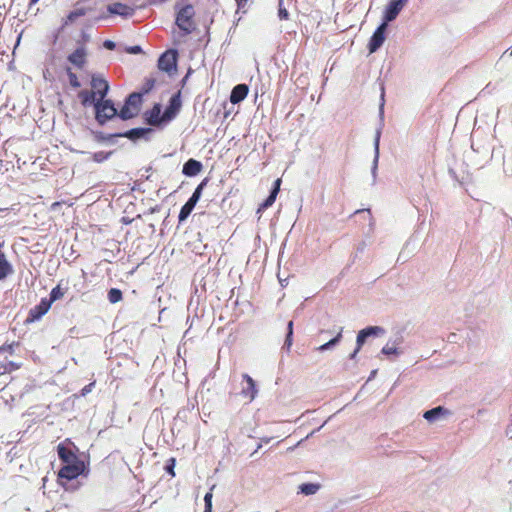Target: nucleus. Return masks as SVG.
<instances>
[{"label":"nucleus","instance_id":"obj_2","mask_svg":"<svg viewBox=\"0 0 512 512\" xmlns=\"http://www.w3.org/2000/svg\"><path fill=\"white\" fill-rule=\"evenodd\" d=\"M85 470V464L79 458L75 459L73 462L64 463L63 467L60 469L58 476L61 479L73 480L81 475Z\"/></svg>","mask_w":512,"mask_h":512},{"label":"nucleus","instance_id":"obj_27","mask_svg":"<svg viewBox=\"0 0 512 512\" xmlns=\"http://www.w3.org/2000/svg\"><path fill=\"white\" fill-rule=\"evenodd\" d=\"M277 195L275 192H271L269 197L260 205L258 212H260L262 209H266L273 205V203L276 200Z\"/></svg>","mask_w":512,"mask_h":512},{"label":"nucleus","instance_id":"obj_35","mask_svg":"<svg viewBox=\"0 0 512 512\" xmlns=\"http://www.w3.org/2000/svg\"><path fill=\"white\" fill-rule=\"evenodd\" d=\"M127 51L131 54H138L141 52V48L139 46H133L128 48Z\"/></svg>","mask_w":512,"mask_h":512},{"label":"nucleus","instance_id":"obj_26","mask_svg":"<svg viewBox=\"0 0 512 512\" xmlns=\"http://www.w3.org/2000/svg\"><path fill=\"white\" fill-rule=\"evenodd\" d=\"M63 296H64V291L58 285L52 289L51 294H50V299L48 301H51V304H52L54 301L61 299Z\"/></svg>","mask_w":512,"mask_h":512},{"label":"nucleus","instance_id":"obj_20","mask_svg":"<svg viewBox=\"0 0 512 512\" xmlns=\"http://www.w3.org/2000/svg\"><path fill=\"white\" fill-rule=\"evenodd\" d=\"M201 167L202 165L200 162L190 159L184 164L183 173L187 176H195L200 172Z\"/></svg>","mask_w":512,"mask_h":512},{"label":"nucleus","instance_id":"obj_21","mask_svg":"<svg viewBox=\"0 0 512 512\" xmlns=\"http://www.w3.org/2000/svg\"><path fill=\"white\" fill-rule=\"evenodd\" d=\"M57 451H58V456L62 460L63 464L71 462V461L73 462L75 459L78 458L75 455V453L72 450L66 448L64 446V444H59L57 447Z\"/></svg>","mask_w":512,"mask_h":512},{"label":"nucleus","instance_id":"obj_11","mask_svg":"<svg viewBox=\"0 0 512 512\" xmlns=\"http://www.w3.org/2000/svg\"><path fill=\"white\" fill-rule=\"evenodd\" d=\"M107 10L110 14H115L122 17H131L135 12L134 8L120 2L108 5Z\"/></svg>","mask_w":512,"mask_h":512},{"label":"nucleus","instance_id":"obj_25","mask_svg":"<svg viewBox=\"0 0 512 512\" xmlns=\"http://www.w3.org/2000/svg\"><path fill=\"white\" fill-rule=\"evenodd\" d=\"M108 299L112 304L118 303L122 299V292L119 289L112 288L108 292Z\"/></svg>","mask_w":512,"mask_h":512},{"label":"nucleus","instance_id":"obj_6","mask_svg":"<svg viewBox=\"0 0 512 512\" xmlns=\"http://www.w3.org/2000/svg\"><path fill=\"white\" fill-rule=\"evenodd\" d=\"M386 28V22H383L373 33L368 44V49L370 53L376 52L384 43Z\"/></svg>","mask_w":512,"mask_h":512},{"label":"nucleus","instance_id":"obj_17","mask_svg":"<svg viewBox=\"0 0 512 512\" xmlns=\"http://www.w3.org/2000/svg\"><path fill=\"white\" fill-rule=\"evenodd\" d=\"M87 52L83 47L76 49L69 57L68 60L75 66L81 68L86 62Z\"/></svg>","mask_w":512,"mask_h":512},{"label":"nucleus","instance_id":"obj_7","mask_svg":"<svg viewBox=\"0 0 512 512\" xmlns=\"http://www.w3.org/2000/svg\"><path fill=\"white\" fill-rule=\"evenodd\" d=\"M160 70L171 74L176 70V53L174 51L165 52L158 61Z\"/></svg>","mask_w":512,"mask_h":512},{"label":"nucleus","instance_id":"obj_36","mask_svg":"<svg viewBox=\"0 0 512 512\" xmlns=\"http://www.w3.org/2000/svg\"><path fill=\"white\" fill-rule=\"evenodd\" d=\"M80 13L78 12H72L68 15V20L73 21L76 17H78Z\"/></svg>","mask_w":512,"mask_h":512},{"label":"nucleus","instance_id":"obj_40","mask_svg":"<svg viewBox=\"0 0 512 512\" xmlns=\"http://www.w3.org/2000/svg\"><path fill=\"white\" fill-rule=\"evenodd\" d=\"M104 158H105V157H100V155H98V154H95V155H94V159H95V161H98V162H99V161H102Z\"/></svg>","mask_w":512,"mask_h":512},{"label":"nucleus","instance_id":"obj_37","mask_svg":"<svg viewBox=\"0 0 512 512\" xmlns=\"http://www.w3.org/2000/svg\"><path fill=\"white\" fill-rule=\"evenodd\" d=\"M285 344L290 347L292 345V335L290 334H287V337H286V340H285Z\"/></svg>","mask_w":512,"mask_h":512},{"label":"nucleus","instance_id":"obj_43","mask_svg":"<svg viewBox=\"0 0 512 512\" xmlns=\"http://www.w3.org/2000/svg\"><path fill=\"white\" fill-rule=\"evenodd\" d=\"M204 512H212V511H204Z\"/></svg>","mask_w":512,"mask_h":512},{"label":"nucleus","instance_id":"obj_33","mask_svg":"<svg viewBox=\"0 0 512 512\" xmlns=\"http://www.w3.org/2000/svg\"><path fill=\"white\" fill-rule=\"evenodd\" d=\"M379 155V134H377V137L375 139V160L378 159Z\"/></svg>","mask_w":512,"mask_h":512},{"label":"nucleus","instance_id":"obj_10","mask_svg":"<svg viewBox=\"0 0 512 512\" xmlns=\"http://www.w3.org/2000/svg\"><path fill=\"white\" fill-rule=\"evenodd\" d=\"M384 334V329L382 327H379V326H370V327H367L365 329H362L359 331L358 335H357V344L359 347H362V345L365 343L366 339L368 337H379V336H382Z\"/></svg>","mask_w":512,"mask_h":512},{"label":"nucleus","instance_id":"obj_15","mask_svg":"<svg viewBox=\"0 0 512 512\" xmlns=\"http://www.w3.org/2000/svg\"><path fill=\"white\" fill-rule=\"evenodd\" d=\"M248 91H249L248 86L245 84H239V85L235 86L232 89L231 95H230L231 103L237 104V103L241 102L242 100H244L248 94Z\"/></svg>","mask_w":512,"mask_h":512},{"label":"nucleus","instance_id":"obj_39","mask_svg":"<svg viewBox=\"0 0 512 512\" xmlns=\"http://www.w3.org/2000/svg\"><path fill=\"white\" fill-rule=\"evenodd\" d=\"M360 349H361V347H359V346L357 345V348L355 349V351H354V352L351 354V356H350V357H351V359H354V358L356 357V355H357V353L359 352V350H360Z\"/></svg>","mask_w":512,"mask_h":512},{"label":"nucleus","instance_id":"obj_14","mask_svg":"<svg viewBox=\"0 0 512 512\" xmlns=\"http://www.w3.org/2000/svg\"><path fill=\"white\" fill-rule=\"evenodd\" d=\"M181 103L178 96H173L170 100V105L163 113L165 123L171 121L180 109Z\"/></svg>","mask_w":512,"mask_h":512},{"label":"nucleus","instance_id":"obj_1","mask_svg":"<svg viewBox=\"0 0 512 512\" xmlns=\"http://www.w3.org/2000/svg\"><path fill=\"white\" fill-rule=\"evenodd\" d=\"M142 105V98L140 94L133 93L126 100L124 106L119 112V116L123 120L131 119L138 115Z\"/></svg>","mask_w":512,"mask_h":512},{"label":"nucleus","instance_id":"obj_12","mask_svg":"<svg viewBox=\"0 0 512 512\" xmlns=\"http://www.w3.org/2000/svg\"><path fill=\"white\" fill-rule=\"evenodd\" d=\"M450 415V412L441 407V406H438V407H435L431 410H428L426 411L424 414H423V417L424 419H426L429 423H435L441 419H444L446 418L447 416Z\"/></svg>","mask_w":512,"mask_h":512},{"label":"nucleus","instance_id":"obj_9","mask_svg":"<svg viewBox=\"0 0 512 512\" xmlns=\"http://www.w3.org/2000/svg\"><path fill=\"white\" fill-rule=\"evenodd\" d=\"M401 343L400 338L389 340L382 348L381 353L390 358L399 357L403 353Z\"/></svg>","mask_w":512,"mask_h":512},{"label":"nucleus","instance_id":"obj_19","mask_svg":"<svg viewBox=\"0 0 512 512\" xmlns=\"http://www.w3.org/2000/svg\"><path fill=\"white\" fill-rule=\"evenodd\" d=\"M51 305V301L43 299L39 305H37L34 309L31 310L30 315L32 317V320L39 319L44 314H46L49 311Z\"/></svg>","mask_w":512,"mask_h":512},{"label":"nucleus","instance_id":"obj_5","mask_svg":"<svg viewBox=\"0 0 512 512\" xmlns=\"http://www.w3.org/2000/svg\"><path fill=\"white\" fill-rule=\"evenodd\" d=\"M407 1L408 0H390L383 12V22H386V25H388L389 22L396 19Z\"/></svg>","mask_w":512,"mask_h":512},{"label":"nucleus","instance_id":"obj_8","mask_svg":"<svg viewBox=\"0 0 512 512\" xmlns=\"http://www.w3.org/2000/svg\"><path fill=\"white\" fill-rule=\"evenodd\" d=\"M201 190L202 186H198L190 199L185 203V205L182 207L180 214H179V220L184 221L192 212L194 209L196 203L199 201L201 196Z\"/></svg>","mask_w":512,"mask_h":512},{"label":"nucleus","instance_id":"obj_16","mask_svg":"<svg viewBox=\"0 0 512 512\" xmlns=\"http://www.w3.org/2000/svg\"><path fill=\"white\" fill-rule=\"evenodd\" d=\"M92 88L95 90V94H98L101 99L105 97L108 92L109 85L107 81L100 77H93L91 81Z\"/></svg>","mask_w":512,"mask_h":512},{"label":"nucleus","instance_id":"obj_31","mask_svg":"<svg viewBox=\"0 0 512 512\" xmlns=\"http://www.w3.org/2000/svg\"><path fill=\"white\" fill-rule=\"evenodd\" d=\"M69 78H70L71 85H73L74 87H79L80 86V84H79L75 74L70 73L69 74Z\"/></svg>","mask_w":512,"mask_h":512},{"label":"nucleus","instance_id":"obj_38","mask_svg":"<svg viewBox=\"0 0 512 512\" xmlns=\"http://www.w3.org/2000/svg\"><path fill=\"white\" fill-rule=\"evenodd\" d=\"M288 334L292 335L293 334V322L290 321L288 323Z\"/></svg>","mask_w":512,"mask_h":512},{"label":"nucleus","instance_id":"obj_29","mask_svg":"<svg viewBox=\"0 0 512 512\" xmlns=\"http://www.w3.org/2000/svg\"><path fill=\"white\" fill-rule=\"evenodd\" d=\"M212 492L206 493L204 496V502H205V510L204 511H212Z\"/></svg>","mask_w":512,"mask_h":512},{"label":"nucleus","instance_id":"obj_23","mask_svg":"<svg viewBox=\"0 0 512 512\" xmlns=\"http://www.w3.org/2000/svg\"><path fill=\"white\" fill-rule=\"evenodd\" d=\"M95 96L96 94L93 91H81L79 93V98L84 106L95 105Z\"/></svg>","mask_w":512,"mask_h":512},{"label":"nucleus","instance_id":"obj_32","mask_svg":"<svg viewBox=\"0 0 512 512\" xmlns=\"http://www.w3.org/2000/svg\"><path fill=\"white\" fill-rule=\"evenodd\" d=\"M280 185H281V179H277L274 182V187H273V190L271 192H275V194L278 195L279 190H280Z\"/></svg>","mask_w":512,"mask_h":512},{"label":"nucleus","instance_id":"obj_18","mask_svg":"<svg viewBox=\"0 0 512 512\" xmlns=\"http://www.w3.org/2000/svg\"><path fill=\"white\" fill-rule=\"evenodd\" d=\"M147 121L151 125H160L164 124V116L161 114V107L159 105H155L151 111L147 113Z\"/></svg>","mask_w":512,"mask_h":512},{"label":"nucleus","instance_id":"obj_22","mask_svg":"<svg viewBox=\"0 0 512 512\" xmlns=\"http://www.w3.org/2000/svg\"><path fill=\"white\" fill-rule=\"evenodd\" d=\"M12 272V266L7 261L6 256L0 250V279L7 277Z\"/></svg>","mask_w":512,"mask_h":512},{"label":"nucleus","instance_id":"obj_28","mask_svg":"<svg viewBox=\"0 0 512 512\" xmlns=\"http://www.w3.org/2000/svg\"><path fill=\"white\" fill-rule=\"evenodd\" d=\"M341 338V332L338 333V335L331 339L330 341H328L327 343L321 345L318 349L320 351H325V350H328L330 349L332 346H334L336 343H338V341L340 340Z\"/></svg>","mask_w":512,"mask_h":512},{"label":"nucleus","instance_id":"obj_24","mask_svg":"<svg viewBox=\"0 0 512 512\" xmlns=\"http://www.w3.org/2000/svg\"><path fill=\"white\" fill-rule=\"evenodd\" d=\"M320 486L316 483H303L299 485L298 490L300 493L309 496L314 495L318 490Z\"/></svg>","mask_w":512,"mask_h":512},{"label":"nucleus","instance_id":"obj_42","mask_svg":"<svg viewBox=\"0 0 512 512\" xmlns=\"http://www.w3.org/2000/svg\"><path fill=\"white\" fill-rule=\"evenodd\" d=\"M38 0H32V3H36Z\"/></svg>","mask_w":512,"mask_h":512},{"label":"nucleus","instance_id":"obj_30","mask_svg":"<svg viewBox=\"0 0 512 512\" xmlns=\"http://www.w3.org/2000/svg\"><path fill=\"white\" fill-rule=\"evenodd\" d=\"M278 15L280 19H287L288 18V11L285 8L279 7Z\"/></svg>","mask_w":512,"mask_h":512},{"label":"nucleus","instance_id":"obj_41","mask_svg":"<svg viewBox=\"0 0 512 512\" xmlns=\"http://www.w3.org/2000/svg\"><path fill=\"white\" fill-rule=\"evenodd\" d=\"M169 472L174 476V471H173V469H172V468H171V469H169Z\"/></svg>","mask_w":512,"mask_h":512},{"label":"nucleus","instance_id":"obj_4","mask_svg":"<svg viewBox=\"0 0 512 512\" xmlns=\"http://www.w3.org/2000/svg\"><path fill=\"white\" fill-rule=\"evenodd\" d=\"M96 118L100 123L113 118L117 114V110L110 100H103L100 98L95 104Z\"/></svg>","mask_w":512,"mask_h":512},{"label":"nucleus","instance_id":"obj_13","mask_svg":"<svg viewBox=\"0 0 512 512\" xmlns=\"http://www.w3.org/2000/svg\"><path fill=\"white\" fill-rule=\"evenodd\" d=\"M246 386L242 389V395L249 402L253 401L257 395V388L254 380L249 375H244Z\"/></svg>","mask_w":512,"mask_h":512},{"label":"nucleus","instance_id":"obj_3","mask_svg":"<svg viewBox=\"0 0 512 512\" xmlns=\"http://www.w3.org/2000/svg\"><path fill=\"white\" fill-rule=\"evenodd\" d=\"M194 15L193 7L188 5L183 7L176 17V25L183 30L185 33H189L194 28V22L192 20Z\"/></svg>","mask_w":512,"mask_h":512},{"label":"nucleus","instance_id":"obj_34","mask_svg":"<svg viewBox=\"0 0 512 512\" xmlns=\"http://www.w3.org/2000/svg\"><path fill=\"white\" fill-rule=\"evenodd\" d=\"M104 47H105L106 49L112 50V49H114V48H115V43H114L113 41H111V40H106V41L104 42Z\"/></svg>","mask_w":512,"mask_h":512}]
</instances>
